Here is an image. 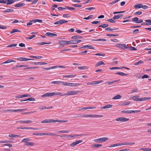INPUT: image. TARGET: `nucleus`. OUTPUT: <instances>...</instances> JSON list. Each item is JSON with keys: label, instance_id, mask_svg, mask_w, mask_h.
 Here are the masks:
<instances>
[{"label": "nucleus", "instance_id": "obj_1", "mask_svg": "<svg viewBox=\"0 0 151 151\" xmlns=\"http://www.w3.org/2000/svg\"><path fill=\"white\" fill-rule=\"evenodd\" d=\"M61 94V93L60 92L55 93H46L42 96V97L43 98H45L46 97H49L50 96H53L58 95H60Z\"/></svg>", "mask_w": 151, "mask_h": 151}, {"label": "nucleus", "instance_id": "obj_2", "mask_svg": "<svg viewBox=\"0 0 151 151\" xmlns=\"http://www.w3.org/2000/svg\"><path fill=\"white\" fill-rule=\"evenodd\" d=\"M78 93V91H68L67 93L65 94H64L62 95L61 96H68L71 95H76Z\"/></svg>", "mask_w": 151, "mask_h": 151}, {"label": "nucleus", "instance_id": "obj_3", "mask_svg": "<svg viewBox=\"0 0 151 151\" xmlns=\"http://www.w3.org/2000/svg\"><path fill=\"white\" fill-rule=\"evenodd\" d=\"M108 139V138L104 137L94 139V141L96 142L100 143L105 141Z\"/></svg>", "mask_w": 151, "mask_h": 151}, {"label": "nucleus", "instance_id": "obj_4", "mask_svg": "<svg viewBox=\"0 0 151 151\" xmlns=\"http://www.w3.org/2000/svg\"><path fill=\"white\" fill-rule=\"evenodd\" d=\"M86 117H101L103 116V115H92V114H85L84 115Z\"/></svg>", "mask_w": 151, "mask_h": 151}, {"label": "nucleus", "instance_id": "obj_5", "mask_svg": "<svg viewBox=\"0 0 151 151\" xmlns=\"http://www.w3.org/2000/svg\"><path fill=\"white\" fill-rule=\"evenodd\" d=\"M115 120L116 121H121V122H124L128 121L129 119L124 117H120L116 118L115 119Z\"/></svg>", "mask_w": 151, "mask_h": 151}, {"label": "nucleus", "instance_id": "obj_6", "mask_svg": "<svg viewBox=\"0 0 151 151\" xmlns=\"http://www.w3.org/2000/svg\"><path fill=\"white\" fill-rule=\"evenodd\" d=\"M81 41L80 40H74L69 41V44H77Z\"/></svg>", "mask_w": 151, "mask_h": 151}, {"label": "nucleus", "instance_id": "obj_7", "mask_svg": "<svg viewBox=\"0 0 151 151\" xmlns=\"http://www.w3.org/2000/svg\"><path fill=\"white\" fill-rule=\"evenodd\" d=\"M68 22V21H67L61 20H59L56 22H55L54 23V24H63L64 23H65Z\"/></svg>", "mask_w": 151, "mask_h": 151}, {"label": "nucleus", "instance_id": "obj_8", "mask_svg": "<svg viewBox=\"0 0 151 151\" xmlns=\"http://www.w3.org/2000/svg\"><path fill=\"white\" fill-rule=\"evenodd\" d=\"M18 122L21 124H28L32 123V122L31 120H29L27 121H19L16 122Z\"/></svg>", "mask_w": 151, "mask_h": 151}, {"label": "nucleus", "instance_id": "obj_9", "mask_svg": "<svg viewBox=\"0 0 151 151\" xmlns=\"http://www.w3.org/2000/svg\"><path fill=\"white\" fill-rule=\"evenodd\" d=\"M57 67H59L60 68H65V67L63 66H54L51 67H50L47 68H44L43 69L44 70H49L55 68H57Z\"/></svg>", "mask_w": 151, "mask_h": 151}, {"label": "nucleus", "instance_id": "obj_10", "mask_svg": "<svg viewBox=\"0 0 151 151\" xmlns=\"http://www.w3.org/2000/svg\"><path fill=\"white\" fill-rule=\"evenodd\" d=\"M19 60H20V61H25L27 60H33V59H29L26 58H17Z\"/></svg>", "mask_w": 151, "mask_h": 151}, {"label": "nucleus", "instance_id": "obj_11", "mask_svg": "<svg viewBox=\"0 0 151 151\" xmlns=\"http://www.w3.org/2000/svg\"><path fill=\"white\" fill-rule=\"evenodd\" d=\"M145 21L148 22L143 23L141 24V25H151V20L150 19H147L145 20Z\"/></svg>", "mask_w": 151, "mask_h": 151}, {"label": "nucleus", "instance_id": "obj_12", "mask_svg": "<svg viewBox=\"0 0 151 151\" xmlns=\"http://www.w3.org/2000/svg\"><path fill=\"white\" fill-rule=\"evenodd\" d=\"M45 35L46 36H48L50 37H53L57 36V35L56 34L49 32H47Z\"/></svg>", "mask_w": 151, "mask_h": 151}, {"label": "nucleus", "instance_id": "obj_13", "mask_svg": "<svg viewBox=\"0 0 151 151\" xmlns=\"http://www.w3.org/2000/svg\"><path fill=\"white\" fill-rule=\"evenodd\" d=\"M42 136L43 135H48V136H54L55 135L56 136H58L59 135L54 134L52 133H42Z\"/></svg>", "mask_w": 151, "mask_h": 151}, {"label": "nucleus", "instance_id": "obj_14", "mask_svg": "<svg viewBox=\"0 0 151 151\" xmlns=\"http://www.w3.org/2000/svg\"><path fill=\"white\" fill-rule=\"evenodd\" d=\"M52 122H68V120H54L52 119Z\"/></svg>", "mask_w": 151, "mask_h": 151}, {"label": "nucleus", "instance_id": "obj_15", "mask_svg": "<svg viewBox=\"0 0 151 151\" xmlns=\"http://www.w3.org/2000/svg\"><path fill=\"white\" fill-rule=\"evenodd\" d=\"M19 0H6V4L7 5L11 4L13 3L15 1H19Z\"/></svg>", "mask_w": 151, "mask_h": 151}, {"label": "nucleus", "instance_id": "obj_16", "mask_svg": "<svg viewBox=\"0 0 151 151\" xmlns=\"http://www.w3.org/2000/svg\"><path fill=\"white\" fill-rule=\"evenodd\" d=\"M59 43L60 44L62 45H67V44H69V41H66L65 40H60L59 42Z\"/></svg>", "mask_w": 151, "mask_h": 151}, {"label": "nucleus", "instance_id": "obj_17", "mask_svg": "<svg viewBox=\"0 0 151 151\" xmlns=\"http://www.w3.org/2000/svg\"><path fill=\"white\" fill-rule=\"evenodd\" d=\"M83 48H89L90 49H94V47H93L92 46L90 45H86L84 46V47H80L79 48V49H81Z\"/></svg>", "mask_w": 151, "mask_h": 151}, {"label": "nucleus", "instance_id": "obj_18", "mask_svg": "<svg viewBox=\"0 0 151 151\" xmlns=\"http://www.w3.org/2000/svg\"><path fill=\"white\" fill-rule=\"evenodd\" d=\"M124 68L127 69V70L129 69V68H126V67H112L111 68H109V69L110 70H115V69H120V68Z\"/></svg>", "mask_w": 151, "mask_h": 151}, {"label": "nucleus", "instance_id": "obj_19", "mask_svg": "<svg viewBox=\"0 0 151 151\" xmlns=\"http://www.w3.org/2000/svg\"><path fill=\"white\" fill-rule=\"evenodd\" d=\"M52 119H45L43 120L41 122L42 123H52Z\"/></svg>", "mask_w": 151, "mask_h": 151}, {"label": "nucleus", "instance_id": "obj_20", "mask_svg": "<svg viewBox=\"0 0 151 151\" xmlns=\"http://www.w3.org/2000/svg\"><path fill=\"white\" fill-rule=\"evenodd\" d=\"M3 112H8V111H11L12 112H17L19 111V109H17V110H13V109H10V110H4L2 111Z\"/></svg>", "mask_w": 151, "mask_h": 151}, {"label": "nucleus", "instance_id": "obj_21", "mask_svg": "<svg viewBox=\"0 0 151 151\" xmlns=\"http://www.w3.org/2000/svg\"><path fill=\"white\" fill-rule=\"evenodd\" d=\"M24 5L25 4L24 3H18L14 5V6L16 7H21L24 6Z\"/></svg>", "mask_w": 151, "mask_h": 151}, {"label": "nucleus", "instance_id": "obj_22", "mask_svg": "<svg viewBox=\"0 0 151 151\" xmlns=\"http://www.w3.org/2000/svg\"><path fill=\"white\" fill-rule=\"evenodd\" d=\"M60 84L64 85L65 86H68L70 84L69 83L66 82H64L63 81H60Z\"/></svg>", "mask_w": 151, "mask_h": 151}, {"label": "nucleus", "instance_id": "obj_23", "mask_svg": "<svg viewBox=\"0 0 151 151\" xmlns=\"http://www.w3.org/2000/svg\"><path fill=\"white\" fill-rule=\"evenodd\" d=\"M121 98L122 96L119 94H117L113 98H112V99L115 100L120 99Z\"/></svg>", "mask_w": 151, "mask_h": 151}, {"label": "nucleus", "instance_id": "obj_24", "mask_svg": "<svg viewBox=\"0 0 151 151\" xmlns=\"http://www.w3.org/2000/svg\"><path fill=\"white\" fill-rule=\"evenodd\" d=\"M139 96L137 95L131 97L130 98L132 99L134 101H138V99Z\"/></svg>", "mask_w": 151, "mask_h": 151}, {"label": "nucleus", "instance_id": "obj_25", "mask_svg": "<svg viewBox=\"0 0 151 151\" xmlns=\"http://www.w3.org/2000/svg\"><path fill=\"white\" fill-rule=\"evenodd\" d=\"M30 22H32L35 23L38 22L40 23H42V20H40L39 19H34L30 21Z\"/></svg>", "mask_w": 151, "mask_h": 151}, {"label": "nucleus", "instance_id": "obj_26", "mask_svg": "<svg viewBox=\"0 0 151 151\" xmlns=\"http://www.w3.org/2000/svg\"><path fill=\"white\" fill-rule=\"evenodd\" d=\"M35 101V99L34 98L30 97V98H28L27 99L23 100L24 101ZM22 101H20L21 102Z\"/></svg>", "mask_w": 151, "mask_h": 151}, {"label": "nucleus", "instance_id": "obj_27", "mask_svg": "<svg viewBox=\"0 0 151 151\" xmlns=\"http://www.w3.org/2000/svg\"><path fill=\"white\" fill-rule=\"evenodd\" d=\"M101 65H105V63L101 61H100L98 62L96 65L95 66L96 67H98L99 66H100Z\"/></svg>", "mask_w": 151, "mask_h": 151}, {"label": "nucleus", "instance_id": "obj_28", "mask_svg": "<svg viewBox=\"0 0 151 151\" xmlns=\"http://www.w3.org/2000/svg\"><path fill=\"white\" fill-rule=\"evenodd\" d=\"M34 145L35 143L34 142H28L27 143L25 144V145L27 146H33Z\"/></svg>", "mask_w": 151, "mask_h": 151}, {"label": "nucleus", "instance_id": "obj_29", "mask_svg": "<svg viewBox=\"0 0 151 151\" xmlns=\"http://www.w3.org/2000/svg\"><path fill=\"white\" fill-rule=\"evenodd\" d=\"M102 146V145L101 144H93L91 146L92 148H93V147H100Z\"/></svg>", "mask_w": 151, "mask_h": 151}, {"label": "nucleus", "instance_id": "obj_30", "mask_svg": "<svg viewBox=\"0 0 151 151\" xmlns=\"http://www.w3.org/2000/svg\"><path fill=\"white\" fill-rule=\"evenodd\" d=\"M123 14H119L118 15L116 16H114L113 17V19H119L120 17H122L123 16Z\"/></svg>", "mask_w": 151, "mask_h": 151}, {"label": "nucleus", "instance_id": "obj_31", "mask_svg": "<svg viewBox=\"0 0 151 151\" xmlns=\"http://www.w3.org/2000/svg\"><path fill=\"white\" fill-rule=\"evenodd\" d=\"M88 67L87 66H80L78 67V69L81 70L86 69H88Z\"/></svg>", "mask_w": 151, "mask_h": 151}, {"label": "nucleus", "instance_id": "obj_32", "mask_svg": "<svg viewBox=\"0 0 151 151\" xmlns=\"http://www.w3.org/2000/svg\"><path fill=\"white\" fill-rule=\"evenodd\" d=\"M31 58H34L35 59H39L43 58V57L41 56H29Z\"/></svg>", "mask_w": 151, "mask_h": 151}, {"label": "nucleus", "instance_id": "obj_33", "mask_svg": "<svg viewBox=\"0 0 151 151\" xmlns=\"http://www.w3.org/2000/svg\"><path fill=\"white\" fill-rule=\"evenodd\" d=\"M30 141V139L29 138H24L22 140V142L27 143L28 142Z\"/></svg>", "mask_w": 151, "mask_h": 151}, {"label": "nucleus", "instance_id": "obj_34", "mask_svg": "<svg viewBox=\"0 0 151 151\" xmlns=\"http://www.w3.org/2000/svg\"><path fill=\"white\" fill-rule=\"evenodd\" d=\"M116 74H118L122 76H126L128 75V74H126L122 72H119L116 73Z\"/></svg>", "mask_w": 151, "mask_h": 151}, {"label": "nucleus", "instance_id": "obj_35", "mask_svg": "<svg viewBox=\"0 0 151 151\" xmlns=\"http://www.w3.org/2000/svg\"><path fill=\"white\" fill-rule=\"evenodd\" d=\"M8 136L10 137H19L20 136L18 135H15L14 134H9L8 135Z\"/></svg>", "mask_w": 151, "mask_h": 151}, {"label": "nucleus", "instance_id": "obj_36", "mask_svg": "<svg viewBox=\"0 0 151 151\" xmlns=\"http://www.w3.org/2000/svg\"><path fill=\"white\" fill-rule=\"evenodd\" d=\"M52 106H51L50 107H48V108H46V106H42L41 107H39V109H40L41 110H43L45 109H52Z\"/></svg>", "mask_w": 151, "mask_h": 151}, {"label": "nucleus", "instance_id": "obj_37", "mask_svg": "<svg viewBox=\"0 0 151 151\" xmlns=\"http://www.w3.org/2000/svg\"><path fill=\"white\" fill-rule=\"evenodd\" d=\"M69 84H70L68 86H72V87H75L77 86H79L80 84V83H69Z\"/></svg>", "mask_w": 151, "mask_h": 151}, {"label": "nucleus", "instance_id": "obj_38", "mask_svg": "<svg viewBox=\"0 0 151 151\" xmlns=\"http://www.w3.org/2000/svg\"><path fill=\"white\" fill-rule=\"evenodd\" d=\"M142 7V4H137L134 6V7L136 8H140Z\"/></svg>", "mask_w": 151, "mask_h": 151}, {"label": "nucleus", "instance_id": "obj_39", "mask_svg": "<svg viewBox=\"0 0 151 151\" xmlns=\"http://www.w3.org/2000/svg\"><path fill=\"white\" fill-rule=\"evenodd\" d=\"M118 29V28H114V29H112L110 27H108L106 28L105 29V30L106 31H113L115 30Z\"/></svg>", "mask_w": 151, "mask_h": 151}, {"label": "nucleus", "instance_id": "obj_40", "mask_svg": "<svg viewBox=\"0 0 151 151\" xmlns=\"http://www.w3.org/2000/svg\"><path fill=\"white\" fill-rule=\"evenodd\" d=\"M109 25L107 24H101L99 26V27H102L103 28H105L108 26Z\"/></svg>", "mask_w": 151, "mask_h": 151}, {"label": "nucleus", "instance_id": "obj_41", "mask_svg": "<svg viewBox=\"0 0 151 151\" xmlns=\"http://www.w3.org/2000/svg\"><path fill=\"white\" fill-rule=\"evenodd\" d=\"M112 105L108 104V105H106V106L102 107V109H107V108H110L111 107H112Z\"/></svg>", "mask_w": 151, "mask_h": 151}, {"label": "nucleus", "instance_id": "obj_42", "mask_svg": "<svg viewBox=\"0 0 151 151\" xmlns=\"http://www.w3.org/2000/svg\"><path fill=\"white\" fill-rule=\"evenodd\" d=\"M76 76V75H63V77H67L69 78H71L74 77Z\"/></svg>", "mask_w": 151, "mask_h": 151}, {"label": "nucleus", "instance_id": "obj_43", "mask_svg": "<svg viewBox=\"0 0 151 151\" xmlns=\"http://www.w3.org/2000/svg\"><path fill=\"white\" fill-rule=\"evenodd\" d=\"M14 11V10L13 9H7L6 10L4 11L3 12H13Z\"/></svg>", "mask_w": 151, "mask_h": 151}, {"label": "nucleus", "instance_id": "obj_44", "mask_svg": "<svg viewBox=\"0 0 151 151\" xmlns=\"http://www.w3.org/2000/svg\"><path fill=\"white\" fill-rule=\"evenodd\" d=\"M120 81V80L119 79L118 80L114 81H111V82H107L106 83H108L109 85H111L112 84L116 82H117V81Z\"/></svg>", "mask_w": 151, "mask_h": 151}, {"label": "nucleus", "instance_id": "obj_45", "mask_svg": "<svg viewBox=\"0 0 151 151\" xmlns=\"http://www.w3.org/2000/svg\"><path fill=\"white\" fill-rule=\"evenodd\" d=\"M69 132V130H61L60 131H58L57 133H68Z\"/></svg>", "mask_w": 151, "mask_h": 151}, {"label": "nucleus", "instance_id": "obj_46", "mask_svg": "<svg viewBox=\"0 0 151 151\" xmlns=\"http://www.w3.org/2000/svg\"><path fill=\"white\" fill-rule=\"evenodd\" d=\"M140 150H142L144 151H151V148H141Z\"/></svg>", "mask_w": 151, "mask_h": 151}, {"label": "nucleus", "instance_id": "obj_47", "mask_svg": "<svg viewBox=\"0 0 151 151\" xmlns=\"http://www.w3.org/2000/svg\"><path fill=\"white\" fill-rule=\"evenodd\" d=\"M121 46L120 48L123 49H125V48H128V47H127L126 46V45L124 44H121Z\"/></svg>", "mask_w": 151, "mask_h": 151}, {"label": "nucleus", "instance_id": "obj_48", "mask_svg": "<svg viewBox=\"0 0 151 151\" xmlns=\"http://www.w3.org/2000/svg\"><path fill=\"white\" fill-rule=\"evenodd\" d=\"M82 38V37H81L79 36H78V35H76V36H73L71 37L72 39H80V38Z\"/></svg>", "mask_w": 151, "mask_h": 151}, {"label": "nucleus", "instance_id": "obj_49", "mask_svg": "<svg viewBox=\"0 0 151 151\" xmlns=\"http://www.w3.org/2000/svg\"><path fill=\"white\" fill-rule=\"evenodd\" d=\"M20 32V31L18 29H12V31H11L10 33L11 34H12V33H14L15 32Z\"/></svg>", "mask_w": 151, "mask_h": 151}, {"label": "nucleus", "instance_id": "obj_50", "mask_svg": "<svg viewBox=\"0 0 151 151\" xmlns=\"http://www.w3.org/2000/svg\"><path fill=\"white\" fill-rule=\"evenodd\" d=\"M93 17V15H90L89 16L87 17H85L83 18L84 19L88 20V19L92 18Z\"/></svg>", "mask_w": 151, "mask_h": 151}, {"label": "nucleus", "instance_id": "obj_51", "mask_svg": "<svg viewBox=\"0 0 151 151\" xmlns=\"http://www.w3.org/2000/svg\"><path fill=\"white\" fill-rule=\"evenodd\" d=\"M143 63V62L142 60H140L139 61L137 62V63H134V65H139L141 63Z\"/></svg>", "mask_w": 151, "mask_h": 151}, {"label": "nucleus", "instance_id": "obj_52", "mask_svg": "<svg viewBox=\"0 0 151 151\" xmlns=\"http://www.w3.org/2000/svg\"><path fill=\"white\" fill-rule=\"evenodd\" d=\"M107 21L109 22H111V23H115L116 22V21L115 20H114V19H108Z\"/></svg>", "mask_w": 151, "mask_h": 151}, {"label": "nucleus", "instance_id": "obj_53", "mask_svg": "<svg viewBox=\"0 0 151 151\" xmlns=\"http://www.w3.org/2000/svg\"><path fill=\"white\" fill-rule=\"evenodd\" d=\"M51 43V42H49L48 43L41 42H40V43H38L37 44L38 45H43L45 44H50Z\"/></svg>", "mask_w": 151, "mask_h": 151}, {"label": "nucleus", "instance_id": "obj_54", "mask_svg": "<svg viewBox=\"0 0 151 151\" xmlns=\"http://www.w3.org/2000/svg\"><path fill=\"white\" fill-rule=\"evenodd\" d=\"M106 36H107L109 37H115V36H118V35L117 34H108L106 35Z\"/></svg>", "mask_w": 151, "mask_h": 151}, {"label": "nucleus", "instance_id": "obj_55", "mask_svg": "<svg viewBox=\"0 0 151 151\" xmlns=\"http://www.w3.org/2000/svg\"><path fill=\"white\" fill-rule=\"evenodd\" d=\"M26 129H32V130H37V129H39L37 128H34L32 127H25Z\"/></svg>", "mask_w": 151, "mask_h": 151}, {"label": "nucleus", "instance_id": "obj_56", "mask_svg": "<svg viewBox=\"0 0 151 151\" xmlns=\"http://www.w3.org/2000/svg\"><path fill=\"white\" fill-rule=\"evenodd\" d=\"M139 20L138 18L137 17H135L132 19V21L133 22H137Z\"/></svg>", "mask_w": 151, "mask_h": 151}, {"label": "nucleus", "instance_id": "obj_57", "mask_svg": "<svg viewBox=\"0 0 151 151\" xmlns=\"http://www.w3.org/2000/svg\"><path fill=\"white\" fill-rule=\"evenodd\" d=\"M95 41H101L102 42H105L106 41V40L105 39H99L97 40H93Z\"/></svg>", "mask_w": 151, "mask_h": 151}, {"label": "nucleus", "instance_id": "obj_58", "mask_svg": "<svg viewBox=\"0 0 151 151\" xmlns=\"http://www.w3.org/2000/svg\"><path fill=\"white\" fill-rule=\"evenodd\" d=\"M73 135L74 137H80V136H82L85 135L84 134H75Z\"/></svg>", "mask_w": 151, "mask_h": 151}, {"label": "nucleus", "instance_id": "obj_59", "mask_svg": "<svg viewBox=\"0 0 151 151\" xmlns=\"http://www.w3.org/2000/svg\"><path fill=\"white\" fill-rule=\"evenodd\" d=\"M17 45V44H12L10 45H9L7 46V47H16Z\"/></svg>", "mask_w": 151, "mask_h": 151}, {"label": "nucleus", "instance_id": "obj_60", "mask_svg": "<svg viewBox=\"0 0 151 151\" xmlns=\"http://www.w3.org/2000/svg\"><path fill=\"white\" fill-rule=\"evenodd\" d=\"M122 113H129L130 114L131 113V110L130 111H128V110H126V111H121Z\"/></svg>", "mask_w": 151, "mask_h": 151}, {"label": "nucleus", "instance_id": "obj_61", "mask_svg": "<svg viewBox=\"0 0 151 151\" xmlns=\"http://www.w3.org/2000/svg\"><path fill=\"white\" fill-rule=\"evenodd\" d=\"M119 146V144L118 143V144H114L110 145V146H109V147H116V146Z\"/></svg>", "mask_w": 151, "mask_h": 151}, {"label": "nucleus", "instance_id": "obj_62", "mask_svg": "<svg viewBox=\"0 0 151 151\" xmlns=\"http://www.w3.org/2000/svg\"><path fill=\"white\" fill-rule=\"evenodd\" d=\"M127 48H128L129 50H136L134 47H129Z\"/></svg>", "mask_w": 151, "mask_h": 151}, {"label": "nucleus", "instance_id": "obj_63", "mask_svg": "<svg viewBox=\"0 0 151 151\" xmlns=\"http://www.w3.org/2000/svg\"><path fill=\"white\" fill-rule=\"evenodd\" d=\"M51 83L55 84H60V81H53L51 82Z\"/></svg>", "mask_w": 151, "mask_h": 151}, {"label": "nucleus", "instance_id": "obj_64", "mask_svg": "<svg viewBox=\"0 0 151 151\" xmlns=\"http://www.w3.org/2000/svg\"><path fill=\"white\" fill-rule=\"evenodd\" d=\"M94 84H98L99 83H101L102 82H103V81H94Z\"/></svg>", "mask_w": 151, "mask_h": 151}]
</instances>
